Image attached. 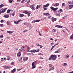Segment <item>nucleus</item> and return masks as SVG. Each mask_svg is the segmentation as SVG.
<instances>
[{
    "label": "nucleus",
    "instance_id": "58836bf2",
    "mask_svg": "<svg viewBox=\"0 0 73 73\" xmlns=\"http://www.w3.org/2000/svg\"><path fill=\"white\" fill-rule=\"evenodd\" d=\"M23 24L24 25H27L28 24V23H23Z\"/></svg>",
    "mask_w": 73,
    "mask_h": 73
},
{
    "label": "nucleus",
    "instance_id": "4d7b16f0",
    "mask_svg": "<svg viewBox=\"0 0 73 73\" xmlns=\"http://www.w3.org/2000/svg\"><path fill=\"white\" fill-rule=\"evenodd\" d=\"M21 70V69H19L18 70H17V72H19V71H20V70Z\"/></svg>",
    "mask_w": 73,
    "mask_h": 73
},
{
    "label": "nucleus",
    "instance_id": "37998d69",
    "mask_svg": "<svg viewBox=\"0 0 73 73\" xmlns=\"http://www.w3.org/2000/svg\"><path fill=\"white\" fill-rule=\"evenodd\" d=\"M21 21V20H19L18 21H17L18 24L19 23V22H20V21Z\"/></svg>",
    "mask_w": 73,
    "mask_h": 73
},
{
    "label": "nucleus",
    "instance_id": "ddd939ff",
    "mask_svg": "<svg viewBox=\"0 0 73 73\" xmlns=\"http://www.w3.org/2000/svg\"><path fill=\"white\" fill-rule=\"evenodd\" d=\"M43 14L44 15H45L46 16H49V15H50V14L49 13H44Z\"/></svg>",
    "mask_w": 73,
    "mask_h": 73
},
{
    "label": "nucleus",
    "instance_id": "1a4fd4ad",
    "mask_svg": "<svg viewBox=\"0 0 73 73\" xmlns=\"http://www.w3.org/2000/svg\"><path fill=\"white\" fill-rule=\"evenodd\" d=\"M34 7H35L34 5H32L30 6L31 8L33 11L35 9V8Z\"/></svg>",
    "mask_w": 73,
    "mask_h": 73
},
{
    "label": "nucleus",
    "instance_id": "79ce46f5",
    "mask_svg": "<svg viewBox=\"0 0 73 73\" xmlns=\"http://www.w3.org/2000/svg\"><path fill=\"white\" fill-rule=\"evenodd\" d=\"M4 26L3 24H0V27H3Z\"/></svg>",
    "mask_w": 73,
    "mask_h": 73
},
{
    "label": "nucleus",
    "instance_id": "ea45409f",
    "mask_svg": "<svg viewBox=\"0 0 73 73\" xmlns=\"http://www.w3.org/2000/svg\"><path fill=\"white\" fill-rule=\"evenodd\" d=\"M27 32V30H25V31H24L23 32V33H25V32Z\"/></svg>",
    "mask_w": 73,
    "mask_h": 73
},
{
    "label": "nucleus",
    "instance_id": "423d86ee",
    "mask_svg": "<svg viewBox=\"0 0 73 73\" xmlns=\"http://www.w3.org/2000/svg\"><path fill=\"white\" fill-rule=\"evenodd\" d=\"M50 4L47 3L46 5H44L43 6V8H46V7H48V6H49L50 5Z\"/></svg>",
    "mask_w": 73,
    "mask_h": 73
},
{
    "label": "nucleus",
    "instance_id": "69168bd1",
    "mask_svg": "<svg viewBox=\"0 0 73 73\" xmlns=\"http://www.w3.org/2000/svg\"><path fill=\"white\" fill-rule=\"evenodd\" d=\"M50 40H52V41H53V39L52 38H50Z\"/></svg>",
    "mask_w": 73,
    "mask_h": 73
},
{
    "label": "nucleus",
    "instance_id": "774afa93",
    "mask_svg": "<svg viewBox=\"0 0 73 73\" xmlns=\"http://www.w3.org/2000/svg\"><path fill=\"white\" fill-rule=\"evenodd\" d=\"M69 73H73V71L72 72H70Z\"/></svg>",
    "mask_w": 73,
    "mask_h": 73
},
{
    "label": "nucleus",
    "instance_id": "72a5a7b5",
    "mask_svg": "<svg viewBox=\"0 0 73 73\" xmlns=\"http://www.w3.org/2000/svg\"><path fill=\"white\" fill-rule=\"evenodd\" d=\"M59 11L60 12H63V11H62V9H60Z\"/></svg>",
    "mask_w": 73,
    "mask_h": 73
},
{
    "label": "nucleus",
    "instance_id": "39448f33",
    "mask_svg": "<svg viewBox=\"0 0 73 73\" xmlns=\"http://www.w3.org/2000/svg\"><path fill=\"white\" fill-rule=\"evenodd\" d=\"M3 9V8H2L1 9V10H2V11H1V13H4V12H5V11H6V10H7V8H6L5 9Z\"/></svg>",
    "mask_w": 73,
    "mask_h": 73
},
{
    "label": "nucleus",
    "instance_id": "2eb2a0df",
    "mask_svg": "<svg viewBox=\"0 0 73 73\" xmlns=\"http://www.w3.org/2000/svg\"><path fill=\"white\" fill-rule=\"evenodd\" d=\"M69 57V55L67 54L65 56V58H66V59H67V58H68Z\"/></svg>",
    "mask_w": 73,
    "mask_h": 73
},
{
    "label": "nucleus",
    "instance_id": "a211bd4d",
    "mask_svg": "<svg viewBox=\"0 0 73 73\" xmlns=\"http://www.w3.org/2000/svg\"><path fill=\"white\" fill-rule=\"evenodd\" d=\"M73 38V35H72L70 36V40H72Z\"/></svg>",
    "mask_w": 73,
    "mask_h": 73
},
{
    "label": "nucleus",
    "instance_id": "20e7f679",
    "mask_svg": "<svg viewBox=\"0 0 73 73\" xmlns=\"http://www.w3.org/2000/svg\"><path fill=\"white\" fill-rule=\"evenodd\" d=\"M39 51H40V50H39V49H37V50H30L29 51V52H35H35H39Z\"/></svg>",
    "mask_w": 73,
    "mask_h": 73
},
{
    "label": "nucleus",
    "instance_id": "7c9ffc66",
    "mask_svg": "<svg viewBox=\"0 0 73 73\" xmlns=\"http://www.w3.org/2000/svg\"><path fill=\"white\" fill-rule=\"evenodd\" d=\"M14 23L15 24H18V23H17V21H14Z\"/></svg>",
    "mask_w": 73,
    "mask_h": 73
},
{
    "label": "nucleus",
    "instance_id": "c9c22d12",
    "mask_svg": "<svg viewBox=\"0 0 73 73\" xmlns=\"http://www.w3.org/2000/svg\"><path fill=\"white\" fill-rule=\"evenodd\" d=\"M9 68V66H6L5 67V69H8Z\"/></svg>",
    "mask_w": 73,
    "mask_h": 73
},
{
    "label": "nucleus",
    "instance_id": "13d9d810",
    "mask_svg": "<svg viewBox=\"0 0 73 73\" xmlns=\"http://www.w3.org/2000/svg\"><path fill=\"white\" fill-rule=\"evenodd\" d=\"M10 59H11V58H10L9 57L8 58L7 60H8L9 61V60H10Z\"/></svg>",
    "mask_w": 73,
    "mask_h": 73
},
{
    "label": "nucleus",
    "instance_id": "6ab92c4d",
    "mask_svg": "<svg viewBox=\"0 0 73 73\" xmlns=\"http://www.w3.org/2000/svg\"><path fill=\"white\" fill-rule=\"evenodd\" d=\"M19 17H23L24 16V15L23 14H20L19 15Z\"/></svg>",
    "mask_w": 73,
    "mask_h": 73
},
{
    "label": "nucleus",
    "instance_id": "603ef678",
    "mask_svg": "<svg viewBox=\"0 0 73 73\" xmlns=\"http://www.w3.org/2000/svg\"><path fill=\"white\" fill-rule=\"evenodd\" d=\"M48 19H51V16H49L48 17Z\"/></svg>",
    "mask_w": 73,
    "mask_h": 73
},
{
    "label": "nucleus",
    "instance_id": "a19ab883",
    "mask_svg": "<svg viewBox=\"0 0 73 73\" xmlns=\"http://www.w3.org/2000/svg\"><path fill=\"white\" fill-rule=\"evenodd\" d=\"M49 67H50H50H52V65L51 64H49Z\"/></svg>",
    "mask_w": 73,
    "mask_h": 73
},
{
    "label": "nucleus",
    "instance_id": "3c124183",
    "mask_svg": "<svg viewBox=\"0 0 73 73\" xmlns=\"http://www.w3.org/2000/svg\"><path fill=\"white\" fill-rule=\"evenodd\" d=\"M38 55H44V54H41V53H39L38 54Z\"/></svg>",
    "mask_w": 73,
    "mask_h": 73
},
{
    "label": "nucleus",
    "instance_id": "9b49d317",
    "mask_svg": "<svg viewBox=\"0 0 73 73\" xmlns=\"http://www.w3.org/2000/svg\"><path fill=\"white\" fill-rule=\"evenodd\" d=\"M73 5H69V9H71V8H73Z\"/></svg>",
    "mask_w": 73,
    "mask_h": 73
},
{
    "label": "nucleus",
    "instance_id": "a878e982",
    "mask_svg": "<svg viewBox=\"0 0 73 73\" xmlns=\"http://www.w3.org/2000/svg\"><path fill=\"white\" fill-rule=\"evenodd\" d=\"M65 5V4L64 3H62V7H63L64 5Z\"/></svg>",
    "mask_w": 73,
    "mask_h": 73
},
{
    "label": "nucleus",
    "instance_id": "dca6fc26",
    "mask_svg": "<svg viewBox=\"0 0 73 73\" xmlns=\"http://www.w3.org/2000/svg\"><path fill=\"white\" fill-rule=\"evenodd\" d=\"M23 59L24 60H25V61H27V60H28V57H24L23 58Z\"/></svg>",
    "mask_w": 73,
    "mask_h": 73
},
{
    "label": "nucleus",
    "instance_id": "f257e3e1",
    "mask_svg": "<svg viewBox=\"0 0 73 73\" xmlns=\"http://www.w3.org/2000/svg\"><path fill=\"white\" fill-rule=\"evenodd\" d=\"M51 57H52L53 61H54V60H56L57 59V56L56 55L52 54Z\"/></svg>",
    "mask_w": 73,
    "mask_h": 73
},
{
    "label": "nucleus",
    "instance_id": "bb28decb",
    "mask_svg": "<svg viewBox=\"0 0 73 73\" xmlns=\"http://www.w3.org/2000/svg\"><path fill=\"white\" fill-rule=\"evenodd\" d=\"M54 53H61V51H58L57 50Z\"/></svg>",
    "mask_w": 73,
    "mask_h": 73
},
{
    "label": "nucleus",
    "instance_id": "4be33fe9",
    "mask_svg": "<svg viewBox=\"0 0 73 73\" xmlns=\"http://www.w3.org/2000/svg\"><path fill=\"white\" fill-rule=\"evenodd\" d=\"M56 20H57V19L56 18H54L52 20V21L53 23H54V21H56Z\"/></svg>",
    "mask_w": 73,
    "mask_h": 73
},
{
    "label": "nucleus",
    "instance_id": "2f4dec72",
    "mask_svg": "<svg viewBox=\"0 0 73 73\" xmlns=\"http://www.w3.org/2000/svg\"><path fill=\"white\" fill-rule=\"evenodd\" d=\"M66 65H67V64H66V63H64L63 64V66H66Z\"/></svg>",
    "mask_w": 73,
    "mask_h": 73
},
{
    "label": "nucleus",
    "instance_id": "c85d7f7f",
    "mask_svg": "<svg viewBox=\"0 0 73 73\" xmlns=\"http://www.w3.org/2000/svg\"><path fill=\"white\" fill-rule=\"evenodd\" d=\"M55 6H58V5H59V3H55Z\"/></svg>",
    "mask_w": 73,
    "mask_h": 73
},
{
    "label": "nucleus",
    "instance_id": "0eeeda50",
    "mask_svg": "<svg viewBox=\"0 0 73 73\" xmlns=\"http://www.w3.org/2000/svg\"><path fill=\"white\" fill-rule=\"evenodd\" d=\"M32 64V66H33L32 67V69H34L35 68H36V66L35 65V62H33Z\"/></svg>",
    "mask_w": 73,
    "mask_h": 73
},
{
    "label": "nucleus",
    "instance_id": "6e6552de",
    "mask_svg": "<svg viewBox=\"0 0 73 73\" xmlns=\"http://www.w3.org/2000/svg\"><path fill=\"white\" fill-rule=\"evenodd\" d=\"M21 54V53L20 52H18L17 53L18 57H20Z\"/></svg>",
    "mask_w": 73,
    "mask_h": 73
},
{
    "label": "nucleus",
    "instance_id": "6e6d98bb",
    "mask_svg": "<svg viewBox=\"0 0 73 73\" xmlns=\"http://www.w3.org/2000/svg\"><path fill=\"white\" fill-rule=\"evenodd\" d=\"M14 64V62H12L11 63V65H13V64Z\"/></svg>",
    "mask_w": 73,
    "mask_h": 73
},
{
    "label": "nucleus",
    "instance_id": "c03bdc74",
    "mask_svg": "<svg viewBox=\"0 0 73 73\" xmlns=\"http://www.w3.org/2000/svg\"><path fill=\"white\" fill-rule=\"evenodd\" d=\"M24 1H25V0H23L21 2V3H23L24 2Z\"/></svg>",
    "mask_w": 73,
    "mask_h": 73
},
{
    "label": "nucleus",
    "instance_id": "f704fd0d",
    "mask_svg": "<svg viewBox=\"0 0 73 73\" xmlns=\"http://www.w3.org/2000/svg\"><path fill=\"white\" fill-rule=\"evenodd\" d=\"M0 6L1 7V8H2L3 7H4V5H3V4H1L0 5Z\"/></svg>",
    "mask_w": 73,
    "mask_h": 73
},
{
    "label": "nucleus",
    "instance_id": "0e129e2a",
    "mask_svg": "<svg viewBox=\"0 0 73 73\" xmlns=\"http://www.w3.org/2000/svg\"><path fill=\"white\" fill-rule=\"evenodd\" d=\"M43 20H45V19H46V17H45L42 19Z\"/></svg>",
    "mask_w": 73,
    "mask_h": 73
},
{
    "label": "nucleus",
    "instance_id": "c756f323",
    "mask_svg": "<svg viewBox=\"0 0 73 73\" xmlns=\"http://www.w3.org/2000/svg\"><path fill=\"white\" fill-rule=\"evenodd\" d=\"M30 14H31V12H29V13L27 14V16L28 17L30 16Z\"/></svg>",
    "mask_w": 73,
    "mask_h": 73
},
{
    "label": "nucleus",
    "instance_id": "e433bc0d",
    "mask_svg": "<svg viewBox=\"0 0 73 73\" xmlns=\"http://www.w3.org/2000/svg\"><path fill=\"white\" fill-rule=\"evenodd\" d=\"M12 15L13 16H15V11H14L13 13L12 14Z\"/></svg>",
    "mask_w": 73,
    "mask_h": 73
},
{
    "label": "nucleus",
    "instance_id": "5701e85b",
    "mask_svg": "<svg viewBox=\"0 0 73 73\" xmlns=\"http://www.w3.org/2000/svg\"><path fill=\"white\" fill-rule=\"evenodd\" d=\"M23 13H25V14H28V12H27V11L26 10L25 11H24L23 12Z\"/></svg>",
    "mask_w": 73,
    "mask_h": 73
},
{
    "label": "nucleus",
    "instance_id": "393cba45",
    "mask_svg": "<svg viewBox=\"0 0 73 73\" xmlns=\"http://www.w3.org/2000/svg\"><path fill=\"white\" fill-rule=\"evenodd\" d=\"M10 12H11V10L8 9L7 11V13H10Z\"/></svg>",
    "mask_w": 73,
    "mask_h": 73
},
{
    "label": "nucleus",
    "instance_id": "4c0bfd02",
    "mask_svg": "<svg viewBox=\"0 0 73 73\" xmlns=\"http://www.w3.org/2000/svg\"><path fill=\"white\" fill-rule=\"evenodd\" d=\"M55 27H57V28H60V26L59 25H56L55 26Z\"/></svg>",
    "mask_w": 73,
    "mask_h": 73
},
{
    "label": "nucleus",
    "instance_id": "cd10ccee",
    "mask_svg": "<svg viewBox=\"0 0 73 73\" xmlns=\"http://www.w3.org/2000/svg\"><path fill=\"white\" fill-rule=\"evenodd\" d=\"M55 15L57 16H60V15L58 13V14H55Z\"/></svg>",
    "mask_w": 73,
    "mask_h": 73
},
{
    "label": "nucleus",
    "instance_id": "7ed1b4c3",
    "mask_svg": "<svg viewBox=\"0 0 73 73\" xmlns=\"http://www.w3.org/2000/svg\"><path fill=\"white\" fill-rule=\"evenodd\" d=\"M50 9L53 11V12H56V11H57L58 9V8H54L53 7H50Z\"/></svg>",
    "mask_w": 73,
    "mask_h": 73
},
{
    "label": "nucleus",
    "instance_id": "864d4df0",
    "mask_svg": "<svg viewBox=\"0 0 73 73\" xmlns=\"http://www.w3.org/2000/svg\"><path fill=\"white\" fill-rule=\"evenodd\" d=\"M54 66H53L52 67V69H51V70H54Z\"/></svg>",
    "mask_w": 73,
    "mask_h": 73
},
{
    "label": "nucleus",
    "instance_id": "49530a36",
    "mask_svg": "<svg viewBox=\"0 0 73 73\" xmlns=\"http://www.w3.org/2000/svg\"><path fill=\"white\" fill-rule=\"evenodd\" d=\"M27 48H28L27 49L28 50V51H29V49H30V47H29L28 46V47Z\"/></svg>",
    "mask_w": 73,
    "mask_h": 73
},
{
    "label": "nucleus",
    "instance_id": "052dcab7",
    "mask_svg": "<svg viewBox=\"0 0 73 73\" xmlns=\"http://www.w3.org/2000/svg\"><path fill=\"white\" fill-rule=\"evenodd\" d=\"M44 10H45V11H46V10H47V9L46 8H44Z\"/></svg>",
    "mask_w": 73,
    "mask_h": 73
},
{
    "label": "nucleus",
    "instance_id": "f3484780",
    "mask_svg": "<svg viewBox=\"0 0 73 73\" xmlns=\"http://www.w3.org/2000/svg\"><path fill=\"white\" fill-rule=\"evenodd\" d=\"M40 21V20H37L36 21H33V23H34L35 22H39V21Z\"/></svg>",
    "mask_w": 73,
    "mask_h": 73
},
{
    "label": "nucleus",
    "instance_id": "680f3d73",
    "mask_svg": "<svg viewBox=\"0 0 73 73\" xmlns=\"http://www.w3.org/2000/svg\"><path fill=\"white\" fill-rule=\"evenodd\" d=\"M62 28V26H59V28Z\"/></svg>",
    "mask_w": 73,
    "mask_h": 73
},
{
    "label": "nucleus",
    "instance_id": "5fc2aeb1",
    "mask_svg": "<svg viewBox=\"0 0 73 73\" xmlns=\"http://www.w3.org/2000/svg\"><path fill=\"white\" fill-rule=\"evenodd\" d=\"M3 58H1V61H3Z\"/></svg>",
    "mask_w": 73,
    "mask_h": 73
},
{
    "label": "nucleus",
    "instance_id": "f03ea898",
    "mask_svg": "<svg viewBox=\"0 0 73 73\" xmlns=\"http://www.w3.org/2000/svg\"><path fill=\"white\" fill-rule=\"evenodd\" d=\"M24 46H22L21 47V49H20L19 50V52H23L25 51V48Z\"/></svg>",
    "mask_w": 73,
    "mask_h": 73
},
{
    "label": "nucleus",
    "instance_id": "473e14b6",
    "mask_svg": "<svg viewBox=\"0 0 73 73\" xmlns=\"http://www.w3.org/2000/svg\"><path fill=\"white\" fill-rule=\"evenodd\" d=\"M3 35H1V36H0V38H3Z\"/></svg>",
    "mask_w": 73,
    "mask_h": 73
},
{
    "label": "nucleus",
    "instance_id": "de8ad7c7",
    "mask_svg": "<svg viewBox=\"0 0 73 73\" xmlns=\"http://www.w3.org/2000/svg\"><path fill=\"white\" fill-rule=\"evenodd\" d=\"M39 35H40V36H42V35H41V33H40V32H39Z\"/></svg>",
    "mask_w": 73,
    "mask_h": 73
},
{
    "label": "nucleus",
    "instance_id": "412c9836",
    "mask_svg": "<svg viewBox=\"0 0 73 73\" xmlns=\"http://www.w3.org/2000/svg\"><path fill=\"white\" fill-rule=\"evenodd\" d=\"M7 33H9V34H11L12 33H13L12 31H7Z\"/></svg>",
    "mask_w": 73,
    "mask_h": 73
},
{
    "label": "nucleus",
    "instance_id": "9d476101",
    "mask_svg": "<svg viewBox=\"0 0 73 73\" xmlns=\"http://www.w3.org/2000/svg\"><path fill=\"white\" fill-rule=\"evenodd\" d=\"M16 72V68H14L11 71V73H13Z\"/></svg>",
    "mask_w": 73,
    "mask_h": 73
},
{
    "label": "nucleus",
    "instance_id": "a18cd8bd",
    "mask_svg": "<svg viewBox=\"0 0 73 73\" xmlns=\"http://www.w3.org/2000/svg\"><path fill=\"white\" fill-rule=\"evenodd\" d=\"M30 1H30V0H29L27 2V4H28L30 2Z\"/></svg>",
    "mask_w": 73,
    "mask_h": 73
},
{
    "label": "nucleus",
    "instance_id": "b1692460",
    "mask_svg": "<svg viewBox=\"0 0 73 73\" xmlns=\"http://www.w3.org/2000/svg\"><path fill=\"white\" fill-rule=\"evenodd\" d=\"M33 27V26H32L30 25L29 27V30H30V29H31Z\"/></svg>",
    "mask_w": 73,
    "mask_h": 73
},
{
    "label": "nucleus",
    "instance_id": "09e8293b",
    "mask_svg": "<svg viewBox=\"0 0 73 73\" xmlns=\"http://www.w3.org/2000/svg\"><path fill=\"white\" fill-rule=\"evenodd\" d=\"M40 48H42V47H43V46L41 45H40Z\"/></svg>",
    "mask_w": 73,
    "mask_h": 73
},
{
    "label": "nucleus",
    "instance_id": "f8f14e48",
    "mask_svg": "<svg viewBox=\"0 0 73 73\" xmlns=\"http://www.w3.org/2000/svg\"><path fill=\"white\" fill-rule=\"evenodd\" d=\"M7 23L8 25H10L11 24V22L9 21H7Z\"/></svg>",
    "mask_w": 73,
    "mask_h": 73
},
{
    "label": "nucleus",
    "instance_id": "8fccbe9b",
    "mask_svg": "<svg viewBox=\"0 0 73 73\" xmlns=\"http://www.w3.org/2000/svg\"><path fill=\"white\" fill-rule=\"evenodd\" d=\"M13 1V0H9L10 3H12Z\"/></svg>",
    "mask_w": 73,
    "mask_h": 73
},
{
    "label": "nucleus",
    "instance_id": "4468645a",
    "mask_svg": "<svg viewBox=\"0 0 73 73\" xmlns=\"http://www.w3.org/2000/svg\"><path fill=\"white\" fill-rule=\"evenodd\" d=\"M3 17L5 18H8L9 17V15H7L3 16Z\"/></svg>",
    "mask_w": 73,
    "mask_h": 73
},
{
    "label": "nucleus",
    "instance_id": "bf43d9fd",
    "mask_svg": "<svg viewBox=\"0 0 73 73\" xmlns=\"http://www.w3.org/2000/svg\"><path fill=\"white\" fill-rule=\"evenodd\" d=\"M54 46H55V45H54V46H52V49H53V48L54 47Z\"/></svg>",
    "mask_w": 73,
    "mask_h": 73
},
{
    "label": "nucleus",
    "instance_id": "e2e57ef3",
    "mask_svg": "<svg viewBox=\"0 0 73 73\" xmlns=\"http://www.w3.org/2000/svg\"><path fill=\"white\" fill-rule=\"evenodd\" d=\"M36 8H37V9H38V8H39V6L37 5Z\"/></svg>",
    "mask_w": 73,
    "mask_h": 73
},
{
    "label": "nucleus",
    "instance_id": "aec40b11",
    "mask_svg": "<svg viewBox=\"0 0 73 73\" xmlns=\"http://www.w3.org/2000/svg\"><path fill=\"white\" fill-rule=\"evenodd\" d=\"M52 60V57L51 55L50 56V57L48 58V60Z\"/></svg>",
    "mask_w": 73,
    "mask_h": 73
},
{
    "label": "nucleus",
    "instance_id": "338daca9",
    "mask_svg": "<svg viewBox=\"0 0 73 73\" xmlns=\"http://www.w3.org/2000/svg\"><path fill=\"white\" fill-rule=\"evenodd\" d=\"M3 20H1V23H3Z\"/></svg>",
    "mask_w": 73,
    "mask_h": 73
}]
</instances>
